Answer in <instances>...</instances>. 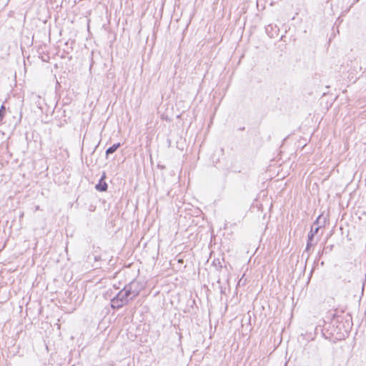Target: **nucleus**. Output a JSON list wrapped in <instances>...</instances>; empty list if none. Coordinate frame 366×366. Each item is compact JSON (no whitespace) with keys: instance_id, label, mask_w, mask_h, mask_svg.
<instances>
[{"instance_id":"obj_5","label":"nucleus","mask_w":366,"mask_h":366,"mask_svg":"<svg viewBox=\"0 0 366 366\" xmlns=\"http://www.w3.org/2000/svg\"><path fill=\"white\" fill-rule=\"evenodd\" d=\"M314 236H315L314 233L310 232V234L308 235V242H307V248L311 245V242H312V238H313Z\"/></svg>"},{"instance_id":"obj_6","label":"nucleus","mask_w":366,"mask_h":366,"mask_svg":"<svg viewBox=\"0 0 366 366\" xmlns=\"http://www.w3.org/2000/svg\"><path fill=\"white\" fill-rule=\"evenodd\" d=\"M319 229H320V227H317L316 228H314V227L312 226L311 228L310 232H313L314 234H316L317 233Z\"/></svg>"},{"instance_id":"obj_3","label":"nucleus","mask_w":366,"mask_h":366,"mask_svg":"<svg viewBox=\"0 0 366 366\" xmlns=\"http://www.w3.org/2000/svg\"><path fill=\"white\" fill-rule=\"evenodd\" d=\"M105 178V174L104 173L103 176L102 177L99 184L96 185V189L98 191L104 192L107 189V184L103 181V179Z\"/></svg>"},{"instance_id":"obj_7","label":"nucleus","mask_w":366,"mask_h":366,"mask_svg":"<svg viewBox=\"0 0 366 366\" xmlns=\"http://www.w3.org/2000/svg\"><path fill=\"white\" fill-rule=\"evenodd\" d=\"M5 109L4 107L2 106L1 109H0V116L1 117L3 115V112H4Z\"/></svg>"},{"instance_id":"obj_2","label":"nucleus","mask_w":366,"mask_h":366,"mask_svg":"<svg viewBox=\"0 0 366 366\" xmlns=\"http://www.w3.org/2000/svg\"><path fill=\"white\" fill-rule=\"evenodd\" d=\"M124 288L127 290V292L133 300L139 295V292L143 289V286L139 282L134 280L126 285Z\"/></svg>"},{"instance_id":"obj_4","label":"nucleus","mask_w":366,"mask_h":366,"mask_svg":"<svg viewBox=\"0 0 366 366\" xmlns=\"http://www.w3.org/2000/svg\"><path fill=\"white\" fill-rule=\"evenodd\" d=\"M120 143H117L113 144L112 147H109L106 151V154L109 155L110 154L114 153L117 151V149L120 147Z\"/></svg>"},{"instance_id":"obj_1","label":"nucleus","mask_w":366,"mask_h":366,"mask_svg":"<svg viewBox=\"0 0 366 366\" xmlns=\"http://www.w3.org/2000/svg\"><path fill=\"white\" fill-rule=\"evenodd\" d=\"M132 298L124 288L118 292V294L111 300V306L113 308L119 309L127 305Z\"/></svg>"}]
</instances>
